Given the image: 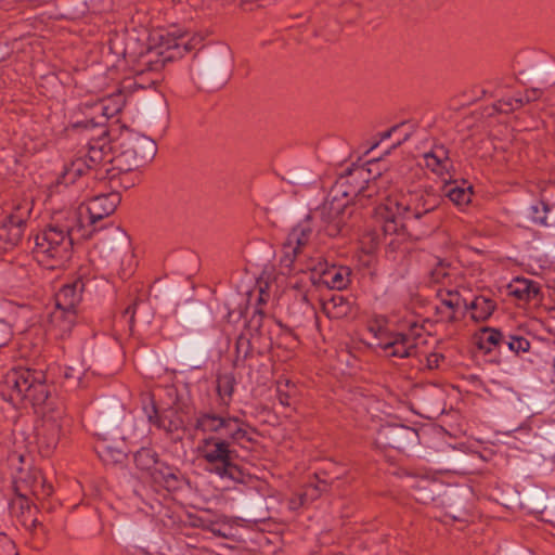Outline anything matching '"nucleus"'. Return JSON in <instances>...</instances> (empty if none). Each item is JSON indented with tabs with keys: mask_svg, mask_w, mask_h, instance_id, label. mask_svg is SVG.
<instances>
[{
	"mask_svg": "<svg viewBox=\"0 0 555 555\" xmlns=\"http://www.w3.org/2000/svg\"><path fill=\"white\" fill-rule=\"evenodd\" d=\"M156 153L155 141L145 135L134 134L130 139V146L117 157H112L111 145L107 142L105 130L102 129L100 138L89 143L87 155L77 157L65 165L59 183L72 184L78 177L103 162H115L120 169L131 170L151 162Z\"/></svg>",
	"mask_w": 555,
	"mask_h": 555,
	"instance_id": "obj_1",
	"label": "nucleus"
},
{
	"mask_svg": "<svg viewBox=\"0 0 555 555\" xmlns=\"http://www.w3.org/2000/svg\"><path fill=\"white\" fill-rule=\"evenodd\" d=\"M385 203L375 207V215L383 221L385 233H395L398 229V218L418 220L434 211L440 204V197L433 189H417L409 191L399 199L392 198L391 193H385Z\"/></svg>",
	"mask_w": 555,
	"mask_h": 555,
	"instance_id": "obj_2",
	"label": "nucleus"
},
{
	"mask_svg": "<svg viewBox=\"0 0 555 555\" xmlns=\"http://www.w3.org/2000/svg\"><path fill=\"white\" fill-rule=\"evenodd\" d=\"M371 176V168H350L345 176L336 181L330 196L348 201V205L352 202L353 205L366 206L370 204L375 208L380 204L379 201L384 199L389 177L380 173L373 178Z\"/></svg>",
	"mask_w": 555,
	"mask_h": 555,
	"instance_id": "obj_3",
	"label": "nucleus"
},
{
	"mask_svg": "<svg viewBox=\"0 0 555 555\" xmlns=\"http://www.w3.org/2000/svg\"><path fill=\"white\" fill-rule=\"evenodd\" d=\"M0 395L12 404H20L25 400L37 406L50 404L46 374L37 370L14 369L8 372L0 383Z\"/></svg>",
	"mask_w": 555,
	"mask_h": 555,
	"instance_id": "obj_4",
	"label": "nucleus"
},
{
	"mask_svg": "<svg viewBox=\"0 0 555 555\" xmlns=\"http://www.w3.org/2000/svg\"><path fill=\"white\" fill-rule=\"evenodd\" d=\"M241 440H228L222 437H203L197 444L199 457L205 462V470L221 479L242 481L243 473L235 464L237 452L233 443Z\"/></svg>",
	"mask_w": 555,
	"mask_h": 555,
	"instance_id": "obj_5",
	"label": "nucleus"
},
{
	"mask_svg": "<svg viewBox=\"0 0 555 555\" xmlns=\"http://www.w3.org/2000/svg\"><path fill=\"white\" fill-rule=\"evenodd\" d=\"M34 253L38 262L48 269L63 267L73 254L70 227L59 223L49 224L36 235Z\"/></svg>",
	"mask_w": 555,
	"mask_h": 555,
	"instance_id": "obj_6",
	"label": "nucleus"
},
{
	"mask_svg": "<svg viewBox=\"0 0 555 555\" xmlns=\"http://www.w3.org/2000/svg\"><path fill=\"white\" fill-rule=\"evenodd\" d=\"M196 430L204 437H222L228 440H243L247 436L244 422L235 416H222L214 412L199 413L195 421Z\"/></svg>",
	"mask_w": 555,
	"mask_h": 555,
	"instance_id": "obj_7",
	"label": "nucleus"
},
{
	"mask_svg": "<svg viewBox=\"0 0 555 555\" xmlns=\"http://www.w3.org/2000/svg\"><path fill=\"white\" fill-rule=\"evenodd\" d=\"M85 283L82 280H75L64 285L55 295V311L52 313V321L57 323L62 332H67L75 323V308L81 300Z\"/></svg>",
	"mask_w": 555,
	"mask_h": 555,
	"instance_id": "obj_8",
	"label": "nucleus"
},
{
	"mask_svg": "<svg viewBox=\"0 0 555 555\" xmlns=\"http://www.w3.org/2000/svg\"><path fill=\"white\" fill-rule=\"evenodd\" d=\"M352 211L348 201L335 196L328 198L314 211V217L320 218L323 229L330 236L345 234L347 221Z\"/></svg>",
	"mask_w": 555,
	"mask_h": 555,
	"instance_id": "obj_9",
	"label": "nucleus"
},
{
	"mask_svg": "<svg viewBox=\"0 0 555 555\" xmlns=\"http://www.w3.org/2000/svg\"><path fill=\"white\" fill-rule=\"evenodd\" d=\"M312 233L309 216L289 231L282 246L280 262L283 268L291 269L293 267L310 242Z\"/></svg>",
	"mask_w": 555,
	"mask_h": 555,
	"instance_id": "obj_10",
	"label": "nucleus"
},
{
	"mask_svg": "<svg viewBox=\"0 0 555 555\" xmlns=\"http://www.w3.org/2000/svg\"><path fill=\"white\" fill-rule=\"evenodd\" d=\"M418 333L412 327L408 333L391 332L380 338L377 346L386 357L410 358L416 352Z\"/></svg>",
	"mask_w": 555,
	"mask_h": 555,
	"instance_id": "obj_11",
	"label": "nucleus"
},
{
	"mask_svg": "<svg viewBox=\"0 0 555 555\" xmlns=\"http://www.w3.org/2000/svg\"><path fill=\"white\" fill-rule=\"evenodd\" d=\"M416 439V430L400 424L385 425L377 434V442L379 444L400 451H403L409 444L414 443Z\"/></svg>",
	"mask_w": 555,
	"mask_h": 555,
	"instance_id": "obj_12",
	"label": "nucleus"
},
{
	"mask_svg": "<svg viewBox=\"0 0 555 555\" xmlns=\"http://www.w3.org/2000/svg\"><path fill=\"white\" fill-rule=\"evenodd\" d=\"M120 202L121 196L118 192L99 194L90 198L86 206L90 225L94 227V230H96L98 221L111 216Z\"/></svg>",
	"mask_w": 555,
	"mask_h": 555,
	"instance_id": "obj_13",
	"label": "nucleus"
},
{
	"mask_svg": "<svg viewBox=\"0 0 555 555\" xmlns=\"http://www.w3.org/2000/svg\"><path fill=\"white\" fill-rule=\"evenodd\" d=\"M59 418L60 415L46 414L38 429L39 443L47 449V452L53 450L60 440L62 424Z\"/></svg>",
	"mask_w": 555,
	"mask_h": 555,
	"instance_id": "obj_14",
	"label": "nucleus"
},
{
	"mask_svg": "<svg viewBox=\"0 0 555 555\" xmlns=\"http://www.w3.org/2000/svg\"><path fill=\"white\" fill-rule=\"evenodd\" d=\"M425 166L436 175L443 177L449 175L453 163L449 157V151L443 145H436L423 155Z\"/></svg>",
	"mask_w": 555,
	"mask_h": 555,
	"instance_id": "obj_15",
	"label": "nucleus"
},
{
	"mask_svg": "<svg viewBox=\"0 0 555 555\" xmlns=\"http://www.w3.org/2000/svg\"><path fill=\"white\" fill-rule=\"evenodd\" d=\"M509 294L519 300L531 301L540 298L539 283L525 278H517L508 285Z\"/></svg>",
	"mask_w": 555,
	"mask_h": 555,
	"instance_id": "obj_16",
	"label": "nucleus"
},
{
	"mask_svg": "<svg viewBox=\"0 0 555 555\" xmlns=\"http://www.w3.org/2000/svg\"><path fill=\"white\" fill-rule=\"evenodd\" d=\"M351 271L347 267H333L325 270L321 275V282L328 288L344 289L350 283Z\"/></svg>",
	"mask_w": 555,
	"mask_h": 555,
	"instance_id": "obj_17",
	"label": "nucleus"
},
{
	"mask_svg": "<svg viewBox=\"0 0 555 555\" xmlns=\"http://www.w3.org/2000/svg\"><path fill=\"white\" fill-rule=\"evenodd\" d=\"M322 310L330 319H343L351 311V304L340 294L322 301Z\"/></svg>",
	"mask_w": 555,
	"mask_h": 555,
	"instance_id": "obj_18",
	"label": "nucleus"
},
{
	"mask_svg": "<svg viewBox=\"0 0 555 555\" xmlns=\"http://www.w3.org/2000/svg\"><path fill=\"white\" fill-rule=\"evenodd\" d=\"M151 476L156 483L165 487L167 490H175L180 486L178 469L165 463L160 462Z\"/></svg>",
	"mask_w": 555,
	"mask_h": 555,
	"instance_id": "obj_19",
	"label": "nucleus"
},
{
	"mask_svg": "<svg viewBox=\"0 0 555 555\" xmlns=\"http://www.w3.org/2000/svg\"><path fill=\"white\" fill-rule=\"evenodd\" d=\"M465 307L473 311L472 318L475 321H486L493 313L495 304L491 298L477 296L469 305L465 304Z\"/></svg>",
	"mask_w": 555,
	"mask_h": 555,
	"instance_id": "obj_20",
	"label": "nucleus"
},
{
	"mask_svg": "<svg viewBox=\"0 0 555 555\" xmlns=\"http://www.w3.org/2000/svg\"><path fill=\"white\" fill-rule=\"evenodd\" d=\"M235 378L231 373L219 375L217 378V392L222 406H229L235 388Z\"/></svg>",
	"mask_w": 555,
	"mask_h": 555,
	"instance_id": "obj_21",
	"label": "nucleus"
},
{
	"mask_svg": "<svg viewBox=\"0 0 555 555\" xmlns=\"http://www.w3.org/2000/svg\"><path fill=\"white\" fill-rule=\"evenodd\" d=\"M134 462L138 468L150 472L151 475L160 463L157 460L156 452L147 448H142L135 452Z\"/></svg>",
	"mask_w": 555,
	"mask_h": 555,
	"instance_id": "obj_22",
	"label": "nucleus"
},
{
	"mask_svg": "<svg viewBox=\"0 0 555 555\" xmlns=\"http://www.w3.org/2000/svg\"><path fill=\"white\" fill-rule=\"evenodd\" d=\"M127 452L125 448L113 447L107 443L98 447L99 456L106 464L121 463L126 459Z\"/></svg>",
	"mask_w": 555,
	"mask_h": 555,
	"instance_id": "obj_23",
	"label": "nucleus"
},
{
	"mask_svg": "<svg viewBox=\"0 0 555 555\" xmlns=\"http://www.w3.org/2000/svg\"><path fill=\"white\" fill-rule=\"evenodd\" d=\"M472 188H462L447 184L443 189L444 195L457 206L467 205L472 201Z\"/></svg>",
	"mask_w": 555,
	"mask_h": 555,
	"instance_id": "obj_24",
	"label": "nucleus"
},
{
	"mask_svg": "<svg viewBox=\"0 0 555 555\" xmlns=\"http://www.w3.org/2000/svg\"><path fill=\"white\" fill-rule=\"evenodd\" d=\"M550 211L548 205L540 201L537 204H533L529 207V216L535 224H540L543 227H547V214Z\"/></svg>",
	"mask_w": 555,
	"mask_h": 555,
	"instance_id": "obj_25",
	"label": "nucleus"
},
{
	"mask_svg": "<svg viewBox=\"0 0 555 555\" xmlns=\"http://www.w3.org/2000/svg\"><path fill=\"white\" fill-rule=\"evenodd\" d=\"M504 334L501 331L488 327L483 330V337L481 338L480 347L490 351L492 346H502Z\"/></svg>",
	"mask_w": 555,
	"mask_h": 555,
	"instance_id": "obj_26",
	"label": "nucleus"
},
{
	"mask_svg": "<svg viewBox=\"0 0 555 555\" xmlns=\"http://www.w3.org/2000/svg\"><path fill=\"white\" fill-rule=\"evenodd\" d=\"M503 345L506 346L508 350L515 353L526 352L530 348L529 340L522 336L504 335Z\"/></svg>",
	"mask_w": 555,
	"mask_h": 555,
	"instance_id": "obj_27",
	"label": "nucleus"
},
{
	"mask_svg": "<svg viewBox=\"0 0 555 555\" xmlns=\"http://www.w3.org/2000/svg\"><path fill=\"white\" fill-rule=\"evenodd\" d=\"M153 415H149V421L155 424L158 428H163L167 431H173L178 429L182 424V422L178 417L176 420H170L167 422V418L165 416H159L155 409H153Z\"/></svg>",
	"mask_w": 555,
	"mask_h": 555,
	"instance_id": "obj_28",
	"label": "nucleus"
},
{
	"mask_svg": "<svg viewBox=\"0 0 555 555\" xmlns=\"http://www.w3.org/2000/svg\"><path fill=\"white\" fill-rule=\"evenodd\" d=\"M168 36H173V39H167L165 42V46L168 49H175L178 51L177 54L181 55L183 52L190 51L193 47L191 46L190 41L184 40L183 35L177 36L176 33H170Z\"/></svg>",
	"mask_w": 555,
	"mask_h": 555,
	"instance_id": "obj_29",
	"label": "nucleus"
},
{
	"mask_svg": "<svg viewBox=\"0 0 555 555\" xmlns=\"http://www.w3.org/2000/svg\"><path fill=\"white\" fill-rule=\"evenodd\" d=\"M236 363L238 361H244L250 353V343L249 339L245 336H240L236 340Z\"/></svg>",
	"mask_w": 555,
	"mask_h": 555,
	"instance_id": "obj_30",
	"label": "nucleus"
},
{
	"mask_svg": "<svg viewBox=\"0 0 555 555\" xmlns=\"http://www.w3.org/2000/svg\"><path fill=\"white\" fill-rule=\"evenodd\" d=\"M0 555H17L14 542L3 532H0Z\"/></svg>",
	"mask_w": 555,
	"mask_h": 555,
	"instance_id": "obj_31",
	"label": "nucleus"
},
{
	"mask_svg": "<svg viewBox=\"0 0 555 555\" xmlns=\"http://www.w3.org/2000/svg\"><path fill=\"white\" fill-rule=\"evenodd\" d=\"M449 276L448 264L444 262H439L436 268H434L430 272L431 281L435 283H441L444 279Z\"/></svg>",
	"mask_w": 555,
	"mask_h": 555,
	"instance_id": "obj_32",
	"label": "nucleus"
},
{
	"mask_svg": "<svg viewBox=\"0 0 555 555\" xmlns=\"http://www.w3.org/2000/svg\"><path fill=\"white\" fill-rule=\"evenodd\" d=\"M540 95H541V92L539 90L532 89V90L526 91L525 94L515 98L514 101L517 104V106L521 107L527 103L538 100L540 98Z\"/></svg>",
	"mask_w": 555,
	"mask_h": 555,
	"instance_id": "obj_33",
	"label": "nucleus"
},
{
	"mask_svg": "<svg viewBox=\"0 0 555 555\" xmlns=\"http://www.w3.org/2000/svg\"><path fill=\"white\" fill-rule=\"evenodd\" d=\"M462 302L466 304L465 300L462 299L460 297V295L454 292H449L448 298L441 299V304L452 310H455L456 308H459Z\"/></svg>",
	"mask_w": 555,
	"mask_h": 555,
	"instance_id": "obj_34",
	"label": "nucleus"
},
{
	"mask_svg": "<svg viewBox=\"0 0 555 555\" xmlns=\"http://www.w3.org/2000/svg\"><path fill=\"white\" fill-rule=\"evenodd\" d=\"M263 322V314L261 311H256L253 317L249 319L247 326L250 332H255L261 334Z\"/></svg>",
	"mask_w": 555,
	"mask_h": 555,
	"instance_id": "obj_35",
	"label": "nucleus"
},
{
	"mask_svg": "<svg viewBox=\"0 0 555 555\" xmlns=\"http://www.w3.org/2000/svg\"><path fill=\"white\" fill-rule=\"evenodd\" d=\"M276 392H278V400L279 402L284 405V406H289L291 405V398L295 395V392L293 391H287L285 389L282 388V382H278V389H276Z\"/></svg>",
	"mask_w": 555,
	"mask_h": 555,
	"instance_id": "obj_36",
	"label": "nucleus"
},
{
	"mask_svg": "<svg viewBox=\"0 0 555 555\" xmlns=\"http://www.w3.org/2000/svg\"><path fill=\"white\" fill-rule=\"evenodd\" d=\"M81 374H82L81 370L75 369L73 366H66L64 369V373H63L64 377L67 380H74L75 385L79 384L80 378H81Z\"/></svg>",
	"mask_w": 555,
	"mask_h": 555,
	"instance_id": "obj_37",
	"label": "nucleus"
},
{
	"mask_svg": "<svg viewBox=\"0 0 555 555\" xmlns=\"http://www.w3.org/2000/svg\"><path fill=\"white\" fill-rule=\"evenodd\" d=\"M11 335L12 332L10 325L7 322L0 320V347L8 344V341L11 338Z\"/></svg>",
	"mask_w": 555,
	"mask_h": 555,
	"instance_id": "obj_38",
	"label": "nucleus"
},
{
	"mask_svg": "<svg viewBox=\"0 0 555 555\" xmlns=\"http://www.w3.org/2000/svg\"><path fill=\"white\" fill-rule=\"evenodd\" d=\"M142 301H134L132 305L128 306L124 312L125 317H128V323L130 326L134 323V317L137 313V309L142 305Z\"/></svg>",
	"mask_w": 555,
	"mask_h": 555,
	"instance_id": "obj_39",
	"label": "nucleus"
},
{
	"mask_svg": "<svg viewBox=\"0 0 555 555\" xmlns=\"http://www.w3.org/2000/svg\"><path fill=\"white\" fill-rule=\"evenodd\" d=\"M401 125H402V124H400V125H396V126L391 127L389 130L384 131L383 133H380V139H379V141L375 142V143H374V144H373V145H372V146H371V147L365 152V154L370 153L372 150H374L375 147H377L380 141H385V140L389 139V138L392 135V133H393V132H395V131H396V130H397Z\"/></svg>",
	"mask_w": 555,
	"mask_h": 555,
	"instance_id": "obj_40",
	"label": "nucleus"
},
{
	"mask_svg": "<svg viewBox=\"0 0 555 555\" xmlns=\"http://www.w3.org/2000/svg\"><path fill=\"white\" fill-rule=\"evenodd\" d=\"M515 98H509L500 102V109L502 112H509L519 108L514 101Z\"/></svg>",
	"mask_w": 555,
	"mask_h": 555,
	"instance_id": "obj_41",
	"label": "nucleus"
},
{
	"mask_svg": "<svg viewBox=\"0 0 555 555\" xmlns=\"http://www.w3.org/2000/svg\"><path fill=\"white\" fill-rule=\"evenodd\" d=\"M440 358H442L441 356L437 354V353H433L428 357L427 359V362H428V366L430 369L433 367H437L438 366V363H439V360Z\"/></svg>",
	"mask_w": 555,
	"mask_h": 555,
	"instance_id": "obj_42",
	"label": "nucleus"
},
{
	"mask_svg": "<svg viewBox=\"0 0 555 555\" xmlns=\"http://www.w3.org/2000/svg\"><path fill=\"white\" fill-rule=\"evenodd\" d=\"M280 382H282V388L283 389H287V391L295 392V384L292 380H289V379H281Z\"/></svg>",
	"mask_w": 555,
	"mask_h": 555,
	"instance_id": "obj_43",
	"label": "nucleus"
},
{
	"mask_svg": "<svg viewBox=\"0 0 555 555\" xmlns=\"http://www.w3.org/2000/svg\"><path fill=\"white\" fill-rule=\"evenodd\" d=\"M306 495H300L297 500L291 501V508L295 509L305 503Z\"/></svg>",
	"mask_w": 555,
	"mask_h": 555,
	"instance_id": "obj_44",
	"label": "nucleus"
},
{
	"mask_svg": "<svg viewBox=\"0 0 555 555\" xmlns=\"http://www.w3.org/2000/svg\"><path fill=\"white\" fill-rule=\"evenodd\" d=\"M409 138H410V134H409V133H408V134H405V135H404V138H403V140H402V141H399L397 144H395V145H393V147H397V146L401 145V143H402V142H404V141H406V140H409Z\"/></svg>",
	"mask_w": 555,
	"mask_h": 555,
	"instance_id": "obj_45",
	"label": "nucleus"
},
{
	"mask_svg": "<svg viewBox=\"0 0 555 555\" xmlns=\"http://www.w3.org/2000/svg\"><path fill=\"white\" fill-rule=\"evenodd\" d=\"M133 438H134V437H132V436H126V435H122V436H121V440H122L124 442H126L127 440L131 441Z\"/></svg>",
	"mask_w": 555,
	"mask_h": 555,
	"instance_id": "obj_46",
	"label": "nucleus"
},
{
	"mask_svg": "<svg viewBox=\"0 0 555 555\" xmlns=\"http://www.w3.org/2000/svg\"><path fill=\"white\" fill-rule=\"evenodd\" d=\"M126 426H131V422H129V421H125V422H124V427H126Z\"/></svg>",
	"mask_w": 555,
	"mask_h": 555,
	"instance_id": "obj_47",
	"label": "nucleus"
},
{
	"mask_svg": "<svg viewBox=\"0 0 555 555\" xmlns=\"http://www.w3.org/2000/svg\"><path fill=\"white\" fill-rule=\"evenodd\" d=\"M75 127H80L81 126V122H77L74 125Z\"/></svg>",
	"mask_w": 555,
	"mask_h": 555,
	"instance_id": "obj_48",
	"label": "nucleus"
}]
</instances>
